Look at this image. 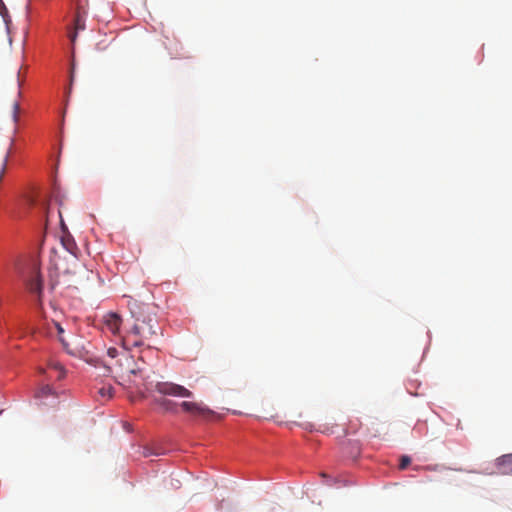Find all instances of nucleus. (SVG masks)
I'll use <instances>...</instances> for the list:
<instances>
[{
    "label": "nucleus",
    "mask_w": 512,
    "mask_h": 512,
    "mask_svg": "<svg viewBox=\"0 0 512 512\" xmlns=\"http://www.w3.org/2000/svg\"><path fill=\"white\" fill-rule=\"evenodd\" d=\"M130 312L134 318V324L123 336V346L128 350L142 346L151 349L149 342L160 331L155 312L150 305L136 302L130 306Z\"/></svg>",
    "instance_id": "f257e3e1"
},
{
    "label": "nucleus",
    "mask_w": 512,
    "mask_h": 512,
    "mask_svg": "<svg viewBox=\"0 0 512 512\" xmlns=\"http://www.w3.org/2000/svg\"><path fill=\"white\" fill-rule=\"evenodd\" d=\"M155 390L165 396L190 399L194 397L192 391L186 387L169 381H159L155 384Z\"/></svg>",
    "instance_id": "f03ea898"
},
{
    "label": "nucleus",
    "mask_w": 512,
    "mask_h": 512,
    "mask_svg": "<svg viewBox=\"0 0 512 512\" xmlns=\"http://www.w3.org/2000/svg\"><path fill=\"white\" fill-rule=\"evenodd\" d=\"M179 406L182 409V411L192 416H199L204 419H208L215 414L214 411L209 409L202 402L185 400L179 403Z\"/></svg>",
    "instance_id": "7ed1b4c3"
},
{
    "label": "nucleus",
    "mask_w": 512,
    "mask_h": 512,
    "mask_svg": "<svg viewBox=\"0 0 512 512\" xmlns=\"http://www.w3.org/2000/svg\"><path fill=\"white\" fill-rule=\"evenodd\" d=\"M121 323V317L116 313H108L104 316V326L112 334L119 332Z\"/></svg>",
    "instance_id": "20e7f679"
},
{
    "label": "nucleus",
    "mask_w": 512,
    "mask_h": 512,
    "mask_svg": "<svg viewBox=\"0 0 512 512\" xmlns=\"http://www.w3.org/2000/svg\"><path fill=\"white\" fill-rule=\"evenodd\" d=\"M496 466L502 474H512V453L497 458Z\"/></svg>",
    "instance_id": "39448f33"
},
{
    "label": "nucleus",
    "mask_w": 512,
    "mask_h": 512,
    "mask_svg": "<svg viewBox=\"0 0 512 512\" xmlns=\"http://www.w3.org/2000/svg\"><path fill=\"white\" fill-rule=\"evenodd\" d=\"M42 279L40 275L36 274L29 282L28 288L31 293L38 295L39 305L41 306V294H42Z\"/></svg>",
    "instance_id": "423d86ee"
},
{
    "label": "nucleus",
    "mask_w": 512,
    "mask_h": 512,
    "mask_svg": "<svg viewBox=\"0 0 512 512\" xmlns=\"http://www.w3.org/2000/svg\"><path fill=\"white\" fill-rule=\"evenodd\" d=\"M156 403L165 412H170V413H177L178 412V408L180 407L178 403H176V402H174L172 400L166 399V398L158 399V400H156Z\"/></svg>",
    "instance_id": "0eeeda50"
},
{
    "label": "nucleus",
    "mask_w": 512,
    "mask_h": 512,
    "mask_svg": "<svg viewBox=\"0 0 512 512\" xmlns=\"http://www.w3.org/2000/svg\"><path fill=\"white\" fill-rule=\"evenodd\" d=\"M51 324L54 325L55 335L58 337V339L62 343L63 347L65 349H67L68 343L63 338L64 328L62 327L61 323L55 319H51Z\"/></svg>",
    "instance_id": "6e6552de"
},
{
    "label": "nucleus",
    "mask_w": 512,
    "mask_h": 512,
    "mask_svg": "<svg viewBox=\"0 0 512 512\" xmlns=\"http://www.w3.org/2000/svg\"><path fill=\"white\" fill-rule=\"evenodd\" d=\"M50 368L55 369L56 371H58V376H57L58 379H62L64 377L65 371H64V369H63V367H62V365L60 363L53 362V363L50 364Z\"/></svg>",
    "instance_id": "1a4fd4ad"
},
{
    "label": "nucleus",
    "mask_w": 512,
    "mask_h": 512,
    "mask_svg": "<svg viewBox=\"0 0 512 512\" xmlns=\"http://www.w3.org/2000/svg\"><path fill=\"white\" fill-rule=\"evenodd\" d=\"M411 463V458L407 455H403L400 459L399 469L404 470Z\"/></svg>",
    "instance_id": "9d476101"
},
{
    "label": "nucleus",
    "mask_w": 512,
    "mask_h": 512,
    "mask_svg": "<svg viewBox=\"0 0 512 512\" xmlns=\"http://www.w3.org/2000/svg\"><path fill=\"white\" fill-rule=\"evenodd\" d=\"M44 327L49 336H55V329H54V325L51 324V320L45 319Z\"/></svg>",
    "instance_id": "9b49d317"
},
{
    "label": "nucleus",
    "mask_w": 512,
    "mask_h": 512,
    "mask_svg": "<svg viewBox=\"0 0 512 512\" xmlns=\"http://www.w3.org/2000/svg\"><path fill=\"white\" fill-rule=\"evenodd\" d=\"M84 29H85L84 21L79 15H77L75 18V30L79 31V30H84Z\"/></svg>",
    "instance_id": "f8f14e48"
},
{
    "label": "nucleus",
    "mask_w": 512,
    "mask_h": 512,
    "mask_svg": "<svg viewBox=\"0 0 512 512\" xmlns=\"http://www.w3.org/2000/svg\"><path fill=\"white\" fill-rule=\"evenodd\" d=\"M19 110H20V106H19L18 102H15L13 104V119L15 122H17V120H18Z\"/></svg>",
    "instance_id": "ddd939ff"
},
{
    "label": "nucleus",
    "mask_w": 512,
    "mask_h": 512,
    "mask_svg": "<svg viewBox=\"0 0 512 512\" xmlns=\"http://www.w3.org/2000/svg\"><path fill=\"white\" fill-rule=\"evenodd\" d=\"M99 392L102 396H109V397L112 396V388L111 387H108V388L103 387L100 389Z\"/></svg>",
    "instance_id": "4468645a"
},
{
    "label": "nucleus",
    "mask_w": 512,
    "mask_h": 512,
    "mask_svg": "<svg viewBox=\"0 0 512 512\" xmlns=\"http://www.w3.org/2000/svg\"><path fill=\"white\" fill-rule=\"evenodd\" d=\"M62 243H63V245L66 247V249H67L69 252L73 253L72 248H73V245H74V244H73L72 242L62 240Z\"/></svg>",
    "instance_id": "2eb2a0df"
},
{
    "label": "nucleus",
    "mask_w": 512,
    "mask_h": 512,
    "mask_svg": "<svg viewBox=\"0 0 512 512\" xmlns=\"http://www.w3.org/2000/svg\"><path fill=\"white\" fill-rule=\"evenodd\" d=\"M107 353L110 357L115 358L118 354V351L116 348H109Z\"/></svg>",
    "instance_id": "dca6fc26"
},
{
    "label": "nucleus",
    "mask_w": 512,
    "mask_h": 512,
    "mask_svg": "<svg viewBox=\"0 0 512 512\" xmlns=\"http://www.w3.org/2000/svg\"><path fill=\"white\" fill-rule=\"evenodd\" d=\"M41 393L43 395H48L51 393V388L47 385V386H44L42 389H41Z\"/></svg>",
    "instance_id": "f3484780"
},
{
    "label": "nucleus",
    "mask_w": 512,
    "mask_h": 512,
    "mask_svg": "<svg viewBox=\"0 0 512 512\" xmlns=\"http://www.w3.org/2000/svg\"><path fill=\"white\" fill-rule=\"evenodd\" d=\"M77 32H78V31H76V30H75L73 33H71V34L69 35V38H70V40H71V42H72V43H75V41H76V38H77Z\"/></svg>",
    "instance_id": "a211bd4d"
},
{
    "label": "nucleus",
    "mask_w": 512,
    "mask_h": 512,
    "mask_svg": "<svg viewBox=\"0 0 512 512\" xmlns=\"http://www.w3.org/2000/svg\"><path fill=\"white\" fill-rule=\"evenodd\" d=\"M141 371H142V369H141L140 367H138L137 369H131V371H130V372H131L132 374L136 375V374L140 373Z\"/></svg>",
    "instance_id": "6ab92c4d"
},
{
    "label": "nucleus",
    "mask_w": 512,
    "mask_h": 512,
    "mask_svg": "<svg viewBox=\"0 0 512 512\" xmlns=\"http://www.w3.org/2000/svg\"><path fill=\"white\" fill-rule=\"evenodd\" d=\"M149 455H150V452H149L148 450H146V451L144 452V456H145V457H147V456H149Z\"/></svg>",
    "instance_id": "aec40b11"
}]
</instances>
